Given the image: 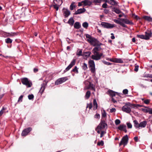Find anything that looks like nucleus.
I'll use <instances>...</instances> for the list:
<instances>
[{
  "instance_id": "nucleus-28",
  "label": "nucleus",
  "mask_w": 152,
  "mask_h": 152,
  "mask_svg": "<svg viewBox=\"0 0 152 152\" xmlns=\"http://www.w3.org/2000/svg\"><path fill=\"white\" fill-rule=\"evenodd\" d=\"M108 92L109 95L111 96L112 97H113V96H115V92L113 91L110 90L108 91Z\"/></svg>"
},
{
  "instance_id": "nucleus-43",
  "label": "nucleus",
  "mask_w": 152,
  "mask_h": 152,
  "mask_svg": "<svg viewBox=\"0 0 152 152\" xmlns=\"http://www.w3.org/2000/svg\"><path fill=\"white\" fill-rule=\"evenodd\" d=\"M137 37L140 38L142 39H145V35H137Z\"/></svg>"
},
{
  "instance_id": "nucleus-5",
  "label": "nucleus",
  "mask_w": 152,
  "mask_h": 152,
  "mask_svg": "<svg viewBox=\"0 0 152 152\" xmlns=\"http://www.w3.org/2000/svg\"><path fill=\"white\" fill-rule=\"evenodd\" d=\"M101 25L104 28L111 29L115 26L114 24H111L105 22H102L101 23Z\"/></svg>"
},
{
  "instance_id": "nucleus-3",
  "label": "nucleus",
  "mask_w": 152,
  "mask_h": 152,
  "mask_svg": "<svg viewBox=\"0 0 152 152\" xmlns=\"http://www.w3.org/2000/svg\"><path fill=\"white\" fill-rule=\"evenodd\" d=\"M87 41L91 44L95 45L97 40L88 34H85Z\"/></svg>"
},
{
  "instance_id": "nucleus-12",
  "label": "nucleus",
  "mask_w": 152,
  "mask_h": 152,
  "mask_svg": "<svg viewBox=\"0 0 152 152\" xmlns=\"http://www.w3.org/2000/svg\"><path fill=\"white\" fill-rule=\"evenodd\" d=\"M32 130V128L30 127L24 129L22 132L21 135L22 136H25L30 132Z\"/></svg>"
},
{
  "instance_id": "nucleus-1",
  "label": "nucleus",
  "mask_w": 152,
  "mask_h": 152,
  "mask_svg": "<svg viewBox=\"0 0 152 152\" xmlns=\"http://www.w3.org/2000/svg\"><path fill=\"white\" fill-rule=\"evenodd\" d=\"M101 48L100 47H95L92 50V52L94 54L91 56V58L95 60H100L102 56L104 57L102 53H99V51L100 50Z\"/></svg>"
},
{
  "instance_id": "nucleus-58",
  "label": "nucleus",
  "mask_w": 152,
  "mask_h": 152,
  "mask_svg": "<svg viewBox=\"0 0 152 152\" xmlns=\"http://www.w3.org/2000/svg\"><path fill=\"white\" fill-rule=\"evenodd\" d=\"M103 62L104 64L107 65H110L111 64V63L107 62L105 61H103Z\"/></svg>"
},
{
  "instance_id": "nucleus-57",
  "label": "nucleus",
  "mask_w": 152,
  "mask_h": 152,
  "mask_svg": "<svg viewBox=\"0 0 152 152\" xmlns=\"http://www.w3.org/2000/svg\"><path fill=\"white\" fill-rule=\"evenodd\" d=\"M139 66L137 65H135V68L134 69V71L135 72L138 71V70Z\"/></svg>"
},
{
  "instance_id": "nucleus-38",
  "label": "nucleus",
  "mask_w": 152,
  "mask_h": 152,
  "mask_svg": "<svg viewBox=\"0 0 152 152\" xmlns=\"http://www.w3.org/2000/svg\"><path fill=\"white\" fill-rule=\"evenodd\" d=\"M91 52H85L84 54L83 55L84 56H86V57H88L91 54Z\"/></svg>"
},
{
  "instance_id": "nucleus-17",
  "label": "nucleus",
  "mask_w": 152,
  "mask_h": 152,
  "mask_svg": "<svg viewBox=\"0 0 152 152\" xmlns=\"http://www.w3.org/2000/svg\"><path fill=\"white\" fill-rule=\"evenodd\" d=\"M113 21L116 23L119 24L122 27L127 28V26L124 23H123L121 21L118 20L117 19H114Z\"/></svg>"
},
{
  "instance_id": "nucleus-37",
  "label": "nucleus",
  "mask_w": 152,
  "mask_h": 152,
  "mask_svg": "<svg viewBox=\"0 0 152 152\" xmlns=\"http://www.w3.org/2000/svg\"><path fill=\"white\" fill-rule=\"evenodd\" d=\"M12 41V40L10 38H7L5 40V42L7 43H11Z\"/></svg>"
},
{
  "instance_id": "nucleus-26",
  "label": "nucleus",
  "mask_w": 152,
  "mask_h": 152,
  "mask_svg": "<svg viewBox=\"0 0 152 152\" xmlns=\"http://www.w3.org/2000/svg\"><path fill=\"white\" fill-rule=\"evenodd\" d=\"M133 123L134 124V127L136 128H139V123L136 120H134L133 121Z\"/></svg>"
},
{
  "instance_id": "nucleus-32",
  "label": "nucleus",
  "mask_w": 152,
  "mask_h": 152,
  "mask_svg": "<svg viewBox=\"0 0 152 152\" xmlns=\"http://www.w3.org/2000/svg\"><path fill=\"white\" fill-rule=\"evenodd\" d=\"M7 36L9 37H13L17 35V34L14 32L7 33Z\"/></svg>"
},
{
  "instance_id": "nucleus-40",
  "label": "nucleus",
  "mask_w": 152,
  "mask_h": 152,
  "mask_svg": "<svg viewBox=\"0 0 152 152\" xmlns=\"http://www.w3.org/2000/svg\"><path fill=\"white\" fill-rule=\"evenodd\" d=\"M82 50H79L77 52L76 54L78 56L82 55Z\"/></svg>"
},
{
  "instance_id": "nucleus-11",
  "label": "nucleus",
  "mask_w": 152,
  "mask_h": 152,
  "mask_svg": "<svg viewBox=\"0 0 152 152\" xmlns=\"http://www.w3.org/2000/svg\"><path fill=\"white\" fill-rule=\"evenodd\" d=\"M63 15L65 18L68 17L70 14V11L67 9L64 8L62 9Z\"/></svg>"
},
{
  "instance_id": "nucleus-50",
  "label": "nucleus",
  "mask_w": 152,
  "mask_h": 152,
  "mask_svg": "<svg viewBox=\"0 0 152 152\" xmlns=\"http://www.w3.org/2000/svg\"><path fill=\"white\" fill-rule=\"evenodd\" d=\"M60 6H58V5L55 4L53 5V7H54V8L56 10V11H57L59 9V7H60Z\"/></svg>"
},
{
  "instance_id": "nucleus-61",
  "label": "nucleus",
  "mask_w": 152,
  "mask_h": 152,
  "mask_svg": "<svg viewBox=\"0 0 152 152\" xmlns=\"http://www.w3.org/2000/svg\"><path fill=\"white\" fill-rule=\"evenodd\" d=\"M107 5L106 3H104L102 5V7L103 8H107Z\"/></svg>"
},
{
  "instance_id": "nucleus-21",
  "label": "nucleus",
  "mask_w": 152,
  "mask_h": 152,
  "mask_svg": "<svg viewBox=\"0 0 152 152\" xmlns=\"http://www.w3.org/2000/svg\"><path fill=\"white\" fill-rule=\"evenodd\" d=\"M147 124V122L145 121H143L139 123V129L145 128Z\"/></svg>"
},
{
  "instance_id": "nucleus-62",
  "label": "nucleus",
  "mask_w": 152,
  "mask_h": 152,
  "mask_svg": "<svg viewBox=\"0 0 152 152\" xmlns=\"http://www.w3.org/2000/svg\"><path fill=\"white\" fill-rule=\"evenodd\" d=\"M104 12L105 13L107 14L109 12V10L107 9H105L104 10Z\"/></svg>"
},
{
  "instance_id": "nucleus-2",
  "label": "nucleus",
  "mask_w": 152,
  "mask_h": 152,
  "mask_svg": "<svg viewBox=\"0 0 152 152\" xmlns=\"http://www.w3.org/2000/svg\"><path fill=\"white\" fill-rule=\"evenodd\" d=\"M122 110L127 113H130L131 111V103L127 102L125 103V105L122 107Z\"/></svg>"
},
{
  "instance_id": "nucleus-31",
  "label": "nucleus",
  "mask_w": 152,
  "mask_h": 152,
  "mask_svg": "<svg viewBox=\"0 0 152 152\" xmlns=\"http://www.w3.org/2000/svg\"><path fill=\"white\" fill-rule=\"evenodd\" d=\"M113 11L117 14H119L121 13V12L119 9L117 8L114 7L113 8Z\"/></svg>"
},
{
  "instance_id": "nucleus-59",
  "label": "nucleus",
  "mask_w": 152,
  "mask_h": 152,
  "mask_svg": "<svg viewBox=\"0 0 152 152\" xmlns=\"http://www.w3.org/2000/svg\"><path fill=\"white\" fill-rule=\"evenodd\" d=\"M116 111V110L115 108H112L110 109V112L111 113L115 112Z\"/></svg>"
},
{
  "instance_id": "nucleus-39",
  "label": "nucleus",
  "mask_w": 152,
  "mask_h": 152,
  "mask_svg": "<svg viewBox=\"0 0 152 152\" xmlns=\"http://www.w3.org/2000/svg\"><path fill=\"white\" fill-rule=\"evenodd\" d=\"M102 0H93V2L95 4V5L97 4H98L100 3Z\"/></svg>"
},
{
  "instance_id": "nucleus-20",
  "label": "nucleus",
  "mask_w": 152,
  "mask_h": 152,
  "mask_svg": "<svg viewBox=\"0 0 152 152\" xmlns=\"http://www.w3.org/2000/svg\"><path fill=\"white\" fill-rule=\"evenodd\" d=\"M131 108H133L135 109L138 108L139 107H143V106L139 104H131Z\"/></svg>"
},
{
  "instance_id": "nucleus-7",
  "label": "nucleus",
  "mask_w": 152,
  "mask_h": 152,
  "mask_svg": "<svg viewBox=\"0 0 152 152\" xmlns=\"http://www.w3.org/2000/svg\"><path fill=\"white\" fill-rule=\"evenodd\" d=\"M107 126V124L106 123L105 121H101L100 124L96 129V130L98 129L101 130L102 129L104 128Z\"/></svg>"
},
{
  "instance_id": "nucleus-35",
  "label": "nucleus",
  "mask_w": 152,
  "mask_h": 152,
  "mask_svg": "<svg viewBox=\"0 0 152 152\" xmlns=\"http://www.w3.org/2000/svg\"><path fill=\"white\" fill-rule=\"evenodd\" d=\"M83 69L84 70H86L88 69L87 65L85 63H83L82 66Z\"/></svg>"
},
{
  "instance_id": "nucleus-33",
  "label": "nucleus",
  "mask_w": 152,
  "mask_h": 152,
  "mask_svg": "<svg viewBox=\"0 0 152 152\" xmlns=\"http://www.w3.org/2000/svg\"><path fill=\"white\" fill-rule=\"evenodd\" d=\"M78 68L76 66L74 67V68L72 69V71L74 72L76 74H78Z\"/></svg>"
},
{
  "instance_id": "nucleus-15",
  "label": "nucleus",
  "mask_w": 152,
  "mask_h": 152,
  "mask_svg": "<svg viewBox=\"0 0 152 152\" xmlns=\"http://www.w3.org/2000/svg\"><path fill=\"white\" fill-rule=\"evenodd\" d=\"M120 20L122 22H124V23L130 25H133V23L131 21H130L128 19L126 18H120Z\"/></svg>"
},
{
  "instance_id": "nucleus-16",
  "label": "nucleus",
  "mask_w": 152,
  "mask_h": 152,
  "mask_svg": "<svg viewBox=\"0 0 152 152\" xmlns=\"http://www.w3.org/2000/svg\"><path fill=\"white\" fill-rule=\"evenodd\" d=\"M82 3H83L84 6H90L92 4V2L88 0H85L84 1H82Z\"/></svg>"
},
{
  "instance_id": "nucleus-52",
  "label": "nucleus",
  "mask_w": 152,
  "mask_h": 152,
  "mask_svg": "<svg viewBox=\"0 0 152 152\" xmlns=\"http://www.w3.org/2000/svg\"><path fill=\"white\" fill-rule=\"evenodd\" d=\"M28 97L29 99L31 100L33 99L34 97V96L33 94H30L28 96Z\"/></svg>"
},
{
  "instance_id": "nucleus-10",
  "label": "nucleus",
  "mask_w": 152,
  "mask_h": 152,
  "mask_svg": "<svg viewBox=\"0 0 152 152\" xmlns=\"http://www.w3.org/2000/svg\"><path fill=\"white\" fill-rule=\"evenodd\" d=\"M76 60L74 59L71 62L69 66L66 68L64 70V72H66L69 71L72 67L75 64Z\"/></svg>"
},
{
  "instance_id": "nucleus-13",
  "label": "nucleus",
  "mask_w": 152,
  "mask_h": 152,
  "mask_svg": "<svg viewBox=\"0 0 152 152\" xmlns=\"http://www.w3.org/2000/svg\"><path fill=\"white\" fill-rule=\"evenodd\" d=\"M109 61L113 62L115 63H123V61L120 58H110Z\"/></svg>"
},
{
  "instance_id": "nucleus-48",
  "label": "nucleus",
  "mask_w": 152,
  "mask_h": 152,
  "mask_svg": "<svg viewBox=\"0 0 152 152\" xmlns=\"http://www.w3.org/2000/svg\"><path fill=\"white\" fill-rule=\"evenodd\" d=\"M110 1H112L111 3H110L109 2L107 1H106L105 2H107L108 3H110V4L112 5L115 4L116 3L115 1H114V0H110Z\"/></svg>"
},
{
  "instance_id": "nucleus-29",
  "label": "nucleus",
  "mask_w": 152,
  "mask_h": 152,
  "mask_svg": "<svg viewBox=\"0 0 152 152\" xmlns=\"http://www.w3.org/2000/svg\"><path fill=\"white\" fill-rule=\"evenodd\" d=\"M91 95V92L89 91H88L86 93L85 96V98L86 99H88L90 97Z\"/></svg>"
},
{
  "instance_id": "nucleus-63",
  "label": "nucleus",
  "mask_w": 152,
  "mask_h": 152,
  "mask_svg": "<svg viewBox=\"0 0 152 152\" xmlns=\"http://www.w3.org/2000/svg\"><path fill=\"white\" fill-rule=\"evenodd\" d=\"M132 16L134 18L136 19H139V18H138V17L137 15H135L133 14L132 15Z\"/></svg>"
},
{
  "instance_id": "nucleus-6",
  "label": "nucleus",
  "mask_w": 152,
  "mask_h": 152,
  "mask_svg": "<svg viewBox=\"0 0 152 152\" xmlns=\"http://www.w3.org/2000/svg\"><path fill=\"white\" fill-rule=\"evenodd\" d=\"M128 136L126 135L124 136L122 138L121 140L119 143V145L120 146L121 145H123L125 146L128 143Z\"/></svg>"
},
{
  "instance_id": "nucleus-14",
  "label": "nucleus",
  "mask_w": 152,
  "mask_h": 152,
  "mask_svg": "<svg viewBox=\"0 0 152 152\" xmlns=\"http://www.w3.org/2000/svg\"><path fill=\"white\" fill-rule=\"evenodd\" d=\"M118 128L119 130L121 131H124L125 133H126L127 132L126 125L124 124H122L118 126Z\"/></svg>"
},
{
  "instance_id": "nucleus-36",
  "label": "nucleus",
  "mask_w": 152,
  "mask_h": 152,
  "mask_svg": "<svg viewBox=\"0 0 152 152\" xmlns=\"http://www.w3.org/2000/svg\"><path fill=\"white\" fill-rule=\"evenodd\" d=\"M102 117L106 118L107 116V113L104 110L102 112Z\"/></svg>"
},
{
  "instance_id": "nucleus-34",
  "label": "nucleus",
  "mask_w": 152,
  "mask_h": 152,
  "mask_svg": "<svg viewBox=\"0 0 152 152\" xmlns=\"http://www.w3.org/2000/svg\"><path fill=\"white\" fill-rule=\"evenodd\" d=\"M74 2H72L71 4L70 5V9L71 10H73L74 8H75L76 7L75 5H74L75 4Z\"/></svg>"
},
{
  "instance_id": "nucleus-30",
  "label": "nucleus",
  "mask_w": 152,
  "mask_h": 152,
  "mask_svg": "<svg viewBox=\"0 0 152 152\" xmlns=\"http://www.w3.org/2000/svg\"><path fill=\"white\" fill-rule=\"evenodd\" d=\"M74 27L76 29H79L80 27V23L78 22H76L74 24Z\"/></svg>"
},
{
  "instance_id": "nucleus-46",
  "label": "nucleus",
  "mask_w": 152,
  "mask_h": 152,
  "mask_svg": "<svg viewBox=\"0 0 152 152\" xmlns=\"http://www.w3.org/2000/svg\"><path fill=\"white\" fill-rule=\"evenodd\" d=\"M6 110L4 107H3L1 110L0 111V117L4 113V111Z\"/></svg>"
},
{
  "instance_id": "nucleus-51",
  "label": "nucleus",
  "mask_w": 152,
  "mask_h": 152,
  "mask_svg": "<svg viewBox=\"0 0 152 152\" xmlns=\"http://www.w3.org/2000/svg\"><path fill=\"white\" fill-rule=\"evenodd\" d=\"M121 123L120 121L118 119H116L115 121V123L116 125H118Z\"/></svg>"
},
{
  "instance_id": "nucleus-42",
  "label": "nucleus",
  "mask_w": 152,
  "mask_h": 152,
  "mask_svg": "<svg viewBox=\"0 0 152 152\" xmlns=\"http://www.w3.org/2000/svg\"><path fill=\"white\" fill-rule=\"evenodd\" d=\"M145 107L146 108H145L144 111L143 112L145 113H148L150 114V108L147 107Z\"/></svg>"
},
{
  "instance_id": "nucleus-45",
  "label": "nucleus",
  "mask_w": 152,
  "mask_h": 152,
  "mask_svg": "<svg viewBox=\"0 0 152 152\" xmlns=\"http://www.w3.org/2000/svg\"><path fill=\"white\" fill-rule=\"evenodd\" d=\"M92 107V104L91 103L87 104L86 108L88 107L89 109H91Z\"/></svg>"
},
{
  "instance_id": "nucleus-54",
  "label": "nucleus",
  "mask_w": 152,
  "mask_h": 152,
  "mask_svg": "<svg viewBox=\"0 0 152 152\" xmlns=\"http://www.w3.org/2000/svg\"><path fill=\"white\" fill-rule=\"evenodd\" d=\"M150 100L147 99L144 100V102L146 104H148L150 103Z\"/></svg>"
},
{
  "instance_id": "nucleus-25",
  "label": "nucleus",
  "mask_w": 152,
  "mask_h": 152,
  "mask_svg": "<svg viewBox=\"0 0 152 152\" xmlns=\"http://www.w3.org/2000/svg\"><path fill=\"white\" fill-rule=\"evenodd\" d=\"M74 23V20L73 18H71L68 21V23L71 26H73Z\"/></svg>"
},
{
  "instance_id": "nucleus-64",
  "label": "nucleus",
  "mask_w": 152,
  "mask_h": 152,
  "mask_svg": "<svg viewBox=\"0 0 152 152\" xmlns=\"http://www.w3.org/2000/svg\"><path fill=\"white\" fill-rule=\"evenodd\" d=\"M147 77L152 78V75L148 74L146 77Z\"/></svg>"
},
{
  "instance_id": "nucleus-9",
  "label": "nucleus",
  "mask_w": 152,
  "mask_h": 152,
  "mask_svg": "<svg viewBox=\"0 0 152 152\" xmlns=\"http://www.w3.org/2000/svg\"><path fill=\"white\" fill-rule=\"evenodd\" d=\"M68 80V78L66 77H63L61 78L58 79L55 82V85H58L61 84L65 82Z\"/></svg>"
},
{
  "instance_id": "nucleus-23",
  "label": "nucleus",
  "mask_w": 152,
  "mask_h": 152,
  "mask_svg": "<svg viewBox=\"0 0 152 152\" xmlns=\"http://www.w3.org/2000/svg\"><path fill=\"white\" fill-rule=\"evenodd\" d=\"M89 67L95 66L94 62L93 60H90L88 62Z\"/></svg>"
},
{
  "instance_id": "nucleus-49",
  "label": "nucleus",
  "mask_w": 152,
  "mask_h": 152,
  "mask_svg": "<svg viewBox=\"0 0 152 152\" xmlns=\"http://www.w3.org/2000/svg\"><path fill=\"white\" fill-rule=\"evenodd\" d=\"M104 144V142L101 140L100 142H98L97 143V145H101V146H103V145Z\"/></svg>"
},
{
  "instance_id": "nucleus-19",
  "label": "nucleus",
  "mask_w": 152,
  "mask_h": 152,
  "mask_svg": "<svg viewBox=\"0 0 152 152\" xmlns=\"http://www.w3.org/2000/svg\"><path fill=\"white\" fill-rule=\"evenodd\" d=\"M86 10V9L84 8L79 9L75 12V15L80 14L84 12Z\"/></svg>"
},
{
  "instance_id": "nucleus-60",
  "label": "nucleus",
  "mask_w": 152,
  "mask_h": 152,
  "mask_svg": "<svg viewBox=\"0 0 152 152\" xmlns=\"http://www.w3.org/2000/svg\"><path fill=\"white\" fill-rule=\"evenodd\" d=\"M105 133L106 132L104 131H102L101 133L100 137H103Z\"/></svg>"
},
{
  "instance_id": "nucleus-18",
  "label": "nucleus",
  "mask_w": 152,
  "mask_h": 152,
  "mask_svg": "<svg viewBox=\"0 0 152 152\" xmlns=\"http://www.w3.org/2000/svg\"><path fill=\"white\" fill-rule=\"evenodd\" d=\"M145 37V40H148L150 38L151 36L152 33L151 31H148V32H146Z\"/></svg>"
},
{
  "instance_id": "nucleus-24",
  "label": "nucleus",
  "mask_w": 152,
  "mask_h": 152,
  "mask_svg": "<svg viewBox=\"0 0 152 152\" xmlns=\"http://www.w3.org/2000/svg\"><path fill=\"white\" fill-rule=\"evenodd\" d=\"M89 68L92 73H93L94 74H96V69L95 66L89 67Z\"/></svg>"
},
{
  "instance_id": "nucleus-47",
  "label": "nucleus",
  "mask_w": 152,
  "mask_h": 152,
  "mask_svg": "<svg viewBox=\"0 0 152 152\" xmlns=\"http://www.w3.org/2000/svg\"><path fill=\"white\" fill-rule=\"evenodd\" d=\"M53 3L54 4L58 5V6H61V5H59L60 4V3H59L58 1V0H54Z\"/></svg>"
},
{
  "instance_id": "nucleus-22",
  "label": "nucleus",
  "mask_w": 152,
  "mask_h": 152,
  "mask_svg": "<svg viewBox=\"0 0 152 152\" xmlns=\"http://www.w3.org/2000/svg\"><path fill=\"white\" fill-rule=\"evenodd\" d=\"M93 106L94 110H96L97 109L98 107V105L96 100L94 99L93 100Z\"/></svg>"
},
{
  "instance_id": "nucleus-55",
  "label": "nucleus",
  "mask_w": 152,
  "mask_h": 152,
  "mask_svg": "<svg viewBox=\"0 0 152 152\" xmlns=\"http://www.w3.org/2000/svg\"><path fill=\"white\" fill-rule=\"evenodd\" d=\"M23 97V96L21 95L18 99V102H22Z\"/></svg>"
},
{
  "instance_id": "nucleus-56",
  "label": "nucleus",
  "mask_w": 152,
  "mask_h": 152,
  "mask_svg": "<svg viewBox=\"0 0 152 152\" xmlns=\"http://www.w3.org/2000/svg\"><path fill=\"white\" fill-rule=\"evenodd\" d=\"M128 91L127 89H125L123 90V93L124 94H126L128 93Z\"/></svg>"
},
{
  "instance_id": "nucleus-27",
  "label": "nucleus",
  "mask_w": 152,
  "mask_h": 152,
  "mask_svg": "<svg viewBox=\"0 0 152 152\" xmlns=\"http://www.w3.org/2000/svg\"><path fill=\"white\" fill-rule=\"evenodd\" d=\"M142 18L144 19L145 20L149 21H152V18L150 17L147 16H143L142 17Z\"/></svg>"
},
{
  "instance_id": "nucleus-44",
  "label": "nucleus",
  "mask_w": 152,
  "mask_h": 152,
  "mask_svg": "<svg viewBox=\"0 0 152 152\" xmlns=\"http://www.w3.org/2000/svg\"><path fill=\"white\" fill-rule=\"evenodd\" d=\"M127 127L129 129H131L132 127V125L130 122H127L126 124Z\"/></svg>"
},
{
  "instance_id": "nucleus-53",
  "label": "nucleus",
  "mask_w": 152,
  "mask_h": 152,
  "mask_svg": "<svg viewBox=\"0 0 152 152\" xmlns=\"http://www.w3.org/2000/svg\"><path fill=\"white\" fill-rule=\"evenodd\" d=\"M94 117L95 118L99 119L100 118V115L99 114L96 113L94 116Z\"/></svg>"
},
{
  "instance_id": "nucleus-8",
  "label": "nucleus",
  "mask_w": 152,
  "mask_h": 152,
  "mask_svg": "<svg viewBox=\"0 0 152 152\" xmlns=\"http://www.w3.org/2000/svg\"><path fill=\"white\" fill-rule=\"evenodd\" d=\"M48 82V81L45 80L43 81V83L41 85V88L39 92L40 94H42L44 91Z\"/></svg>"
},
{
  "instance_id": "nucleus-4",
  "label": "nucleus",
  "mask_w": 152,
  "mask_h": 152,
  "mask_svg": "<svg viewBox=\"0 0 152 152\" xmlns=\"http://www.w3.org/2000/svg\"><path fill=\"white\" fill-rule=\"evenodd\" d=\"M20 80L22 83L25 85L27 87L29 88L32 86V84L31 82L27 78H21Z\"/></svg>"
},
{
  "instance_id": "nucleus-41",
  "label": "nucleus",
  "mask_w": 152,
  "mask_h": 152,
  "mask_svg": "<svg viewBox=\"0 0 152 152\" xmlns=\"http://www.w3.org/2000/svg\"><path fill=\"white\" fill-rule=\"evenodd\" d=\"M82 25L83 27L86 28H87L88 26V23L85 22L83 23Z\"/></svg>"
}]
</instances>
